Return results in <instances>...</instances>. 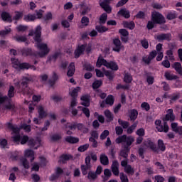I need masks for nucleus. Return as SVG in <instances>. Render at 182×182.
<instances>
[{
  "mask_svg": "<svg viewBox=\"0 0 182 182\" xmlns=\"http://www.w3.org/2000/svg\"><path fill=\"white\" fill-rule=\"evenodd\" d=\"M101 85H102V80H95L92 84L93 89H99Z\"/></svg>",
  "mask_w": 182,
  "mask_h": 182,
  "instance_id": "nucleus-53",
  "label": "nucleus"
},
{
  "mask_svg": "<svg viewBox=\"0 0 182 182\" xmlns=\"http://www.w3.org/2000/svg\"><path fill=\"white\" fill-rule=\"evenodd\" d=\"M11 62L13 68H14V69H16L17 70H19L21 69H29L30 68V65L28 63H19V60H18V59L11 58Z\"/></svg>",
  "mask_w": 182,
  "mask_h": 182,
  "instance_id": "nucleus-7",
  "label": "nucleus"
},
{
  "mask_svg": "<svg viewBox=\"0 0 182 182\" xmlns=\"http://www.w3.org/2000/svg\"><path fill=\"white\" fill-rule=\"evenodd\" d=\"M123 26L124 28H128V29H134V23L124 21Z\"/></svg>",
  "mask_w": 182,
  "mask_h": 182,
  "instance_id": "nucleus-41",
  "label": "nucleus"
},
{
  "mask_svg": "<svg viewBox=\"0 0 182 182\" xmlns=\"http://www.w3.org/2000/svg\"><path fill=\"white\" fill-rule=\"evenodd\" d=\"M171 127L173 130V132H175V133L177 132V130H178V128L180 127V126H178V124H177V122H172L171 124Z\"/></svg>",
  "mask_w": 182,
  "mask_h": 182,
  "instance_id": "nucleus-58",
  "label": "nucleus"
},
{
  "mask_svg": "<svg viewBox=\"0 0 182 182\" xmlns=\"http://www.w3.org/2000/svg\"><path fill=\"white\" fill-rule=\"evenodd\" d=\"M72 159V156L69 154L68 155H63L60 157L59 163L63 164L68 161V160H70Z\"/></svg>",
  "mask_w": 182,
  "mask_h": 182,
  "instance_id": "nucleus-37",
  "label": "nucleus"
},
{
  "mask_svg": "<svg viewBox=\"0 0 182 182\" xmlns=\"http://www.w3.org/2000/svg\"><path fill=\"white\" fill-rule=\"evenodd\" d=\"M121 166L124 167V171L127 174H131L132 176L134 174V169L132 168V166L127 165V161H122L121 162Z\"/></svg>",
  "mask_w": 182,
  "mask_h": 182,
  "instance_id": "nucleus-13",
  "label": "nucleus"
},
{
  "mask_svg": "<svg viewBox=\"0 0 182 182\" xmlns=\"http://www.w3.org/2000/svg\"><path fill=\"white\" fill-rule=\"evenodd\" d=\"M172 68L175 69L176 71L178 72L180 75H182V67L181 64L178 62L174 63V64L172 65Z\"/></svg>",
  "mask_w": 182,
  "mask_h": 182,
  "instance_id": "nucleus-34",
  "label": "nucleus"
},
{
  "mask_svg": "<svg viewBox=\"0 0 182 182\" xmlns=\"http://www.w3.org/2000/svg\"><path fill=\"white\" fill-rule=\"evenodd\" d=\"M100 159L103 166H107L109 164V158L105 154L100 155Z\"/></svg>",
  "mask_w": 182,
  "mask_h": 182,
  "instance_id": "nucleus-33",
  "label": "nucleus"
},
{
  "mask_svg": "<svg viewBox=\"0 0 182 182\" xmlns=\"http://www.w3.org/2000/svg\"><path fill=\"white\" fill-rule=\"evenodd\" d=\"M73 75H75V63H71L70 64V65L68 66V70L67 75L70 77Z\"/></svg>",
  "mask_w": 182,
  "mask_h": 182,
  "instance_id": "nucleus-29",
  "label": "nucleus"
},
{
  "mask_svg": "<svg viewBox=\"0 0 182 182\" xmlns=\"http://www.w3.org/2000/svg\"><path fill=\"white\" fill-rule=\"evenodd\" d=\"M87 178L90 181H93L96 180V178H97V175L96 174V173L90 171L88 173Z\"/></svg>",
  "mask_w": 182,
  "mask_h": 182,
  "instance_id": "nucleus-38",
  "label": "nucleus"
},
{
  "mask_svg": "<svg viewBox=\"0 0 182 182\" xmlns=\"http://www.w3.org/2000/svg\"><path fill=\"white\" fill-rule=\"evenodd\" d=\"M8 96L9 97H14V96H15V88L14 86H10L8 91Z\"/></svg>",
  "mask_w": 182,
  "mask_h": 182,
  "instance_id": "nucleus-51",
  "label": "nucleus"
},
{
  "mask_svg": "<svg viewBox=\"0 0 182 182\" xmlns=\"http://www.w3.org/2000/svg\"><path fill=\"white\" fill-rule=\"evenodd\" d=\"M24 156L30 159L31 161L35 160V152L31 149H26L24 151Z\"/></svg>",
  "mask_w": 182,
  "mask_h": 182,
  "instance_id": "nucleus-21",
  "label": "nucleus"
},
{
  "mask_svg": "<svg viewBox=\"0 0 182 182\" xmlns=\"http://www.w3.org/2000/svg\"><path fill=\"white\" fill-rule=\"evenodd\" d=\"M1 18L5 22H12V16L9 14V13L4 11L1 13Z\"/></svg>",
  "mask_w": 182,
  "mask_h": 182,
  "instance_id": "nucleus-27",
  "label": "nucleus"
},
{
  "mask_svg": "<svg viewBox=\"0 0 182 182\" xmlns=\"http://www.w3.org/2000/svg\"><path fill=\"white\" fill-rule=\"evenodd\" d=\"M38 119H43V117H46L48 116V113L43 109V107L39 106L38 107Z\"/></svg>",
  "mask_w": 182,
  "mask_h": 182,
  "instance_id": "nucleus-26",
  "label": "nucleus"
},
{
  "mask_svg": "<svg viewBox=\"0 0 182 182\" xmlns=\"http://www.w3.org/2000/svg\"><path fill=\"white\" fill-rule=\"evenodd\" d=\"M41 31H42V28L41 26H38L36 28L35 32L33 33V31H30L28 35L29 36H33L34 35L35 46H36L39 50L38 55L40 58H43L50 52V48L48 47L47 43H42V39H41Z\"/></svg>",
  "mask_w": 182,
  "mask_h": 182,
  "instance_id": "nucleus-2",
  "label": "nucleus"
},
{
  "mask_svg": "<svg viewBox=\"0 0 182 182\" xmlns=\"http://www.w3.org/2000/svg\"><path fill=\"white\" fill-rule=\"evenodd\" d=\"M95 72L97 77H103L105 75L109 80H113V77H114V74L112 72L107 71L105 68H102V72L99 69H96Z\"/></svg>",
  "mask_w": 182,
  "mask_h": 182,
  "instance_id": "nucleus-6",
  "label": "nucleus"
},
{
  "mask_svg": "<svg viewBox=\"0 0 182 182\" xmlns=\"http://www.w3.org/2000/svg\"><path fill=\"white\" fill-rule=\"evenodd\" d=\"M158 147L161 151H164L166 150V145H164V142H163V140H158Z\"/></svg>",
  "mask_w": 182,
  "mask_h": 182,
  "instance_id": "nucleus-46",
  "label": "nucleus"
},
{
  "mask_svg": "<svg viewBox=\"0 0 182 182\" xmlns=\"http://www.w3.org/2000/svg\"><path fill=\"white\" fill-rule=\"evenodd\" d=\"M78 109H80L82 112L85 114L86 117H90V110L88 108H83L82 107H78Z\"/></svg>",
  "mask_w": 182,
  "mask_h": 182,
  "instance_id": "nucleus-49",
  "label": "nucleus"
},
{
  "mask_svg": "<svg viewBox=\"0 0 182 182\" xmlns=\"http://www.w3.org/2000/svg\"><path fill=\"white\" fill-rule=\"evenodd\" d=\"M88 149H89V144H85L84 145L80 146L78 148V151H81V152L86 151V150H87Z\"/></svg>",
  "mask_w": 182,
  "mask_h": 182,
  "instance_id": "nucleus-57",
  "label": "nucleus"
},
{
  "mask_svg": "<svg viewBox=\"0 0 182 182\" xmlns=\"http://www.w3.org/2000/svg\"><path fill=\"white\" fill-rule=\"evenodd\" d=\"M118 123L120 126H122L123 129H127L129 127V122H124V121L119 119Z\"/></svg>",
  "mask_w": 182,
  "mask_h": 182,
  "instance_id": "nucleus-50",
  "label": "nucleus"
},
{
  "mask_svg": "<svg viewBox=\"0 0 182 182\" xmlns=\"http://www.w3.org/2000/svg\"><path fill=\"white\" fill-rule=\"evenodd\" d=\"M20 163L22 164V166L24 167V168H29V162H28V160L26 159V158H22L20 160Z\"/></svg>",
  "mask_w": 182,
  "mask_h": 182,
  "instance_id": "nucleus-45",
  "label": "nucleus"
},
{
  "mask_svg": "<svg viewBox=\"0 0 182 182\" xmlns=\"http://www.w3.org/2000/svg\"><path fill=\"white\" fill-rule=\"evenodd\" d=\"M176 119V116L173 114V109H169L166 111V114L165 117L163 118L164 122H167L170 120V122H173Z\"/></svg>",
  "mask_w": 182,
  "mask_h": 182,
  "instance_id": "nucleus-15",
  "label": "nucleus"
},
{
  "mask_svg": "<svg viewBox=\"0 0 182 182\" xmlns=\"http://www.w3.org/2000/svg\"><path fill=\"white\" fill-rule=\"evenodd\" d=\"M106 21H107V14L105 13L102 15H101L100 18V23H106Z\"/></svg>",
  "mask_w": 182,
  "mask_h": 182,
  "instance_id": "nucleus-54",
  "label": "nucleus"
},
{
  "mask_svg": "<svg viewBox=\"0 0 182 182\" xmlns=\"http://www.w3.org/2000/svg\"><path fill=\"white\" fill-rule=\"evenodd\" d=\"M85 50H86L87 53H89L90 50H92V45L89 44L87 46L84 44L78 46L75 51V58H79V56H80V55H82Z\"/></svg>",
  "mask_w": 182,
  "mask_h": 182,
  "instance_id": "nucleus-5",
  "label": "nucleus"
},
{
  "mask_svg": "<svg viewBox=\"0 0 182 182\" xmlns=\"http://www.w3.org/2000/svg\"><path fill=\"white\" fill-rule=\"evenodd\" d=\"M118 15H120L121 16H124V18H130V12L129 10L126 9H122L119 11H118Z\"/></svg>",
  "mask_w": 182,
  "mask_h": 182,
  "instance_id": "nucleus-30",
  "label": "nucleus"
},
{
  "mask_svg": "<svg viewBox=\"0 0 182 182\" xmlns=\"http://www.w3.org/2000/svg\"><path fill=\"white\" fill-rule=\"evenodd\" d=\"M109 136V131L105 130L100 135L101 140H105Z\"/></svg>",
  "mask_w": 182,
  "mask_h": 182,
  "instance_id": "nucleus-64",
  "label": "nucleus"
},
{
  "mask_svg": "<svg viewBox=\"0 0 182 182\" xmlns=\"http://www.w3.org/2000/svg\"><path fill=\"white\" fill-rule=\"evenodd\" d=\"M62 173H63V170L60 168H57L55 170V174H53L50 177V181H54V180H56V178H58V177H59V176H60V174H62Z\"/></svg>",
  "mask_w": 182,
  "mask_h": 182,
  "instance_id": "nucleus-25",
  "label": "nucleus"
},
{
  "mask_svg": "<svg viewBox=\"0 0 182 182\" xmlns=\"http://www.w3.org/2000/svg\"><path fill=\"white\" fill-rule=\"evenodd\" d=\"M134 142V138L132 136H127L126 135H122L116 139V143L120 144H127V146H132Z\"/></svg>",
  "mask_w": 182,
  "mask_h": 182,
  "instance_id": "nucleus-4",
  "label": "nucleus"
},
{
  "mask_svg": "<svg viewBox=\"0 0 182 182\" xmlns=\"http://www.w3.org/2000/svg\"><path fill=\"white\" fill-rule=\"evenodd\" d=\"M133 80V77L129 73H126L124 77V81L125 83H132Z\"/></svg>",
  "mask_w": 182,
  "mask_h": 182,
  "instance_id": "nucleus-40",
  "label": "nucleus"
},
{
  "mask_svg": "<svg viewBox=\"0 0 182 182\" xmlns=\"http://www.w3.org/2000/svg\"><path fill=\"white\" fill-rule=\"evenodd\" d=\"M136 134H137V136H139V137H143V136H144V134H145L144 129H143V128L139 129L136 132Z\"/></svg>",
  "mask_w": 182,
  "mask_h": 182,
  "instance_id": "nucleus-62",
  "label": "nucleus"
},
{
  "mask_svg": "<svg viewBox=\"0 0 182 182\" xmlns=\"http://www.w3.org/2000/svg\"><path fill=\"white\" fill-rule=\"evenodd\" d=\"M112 50L114 52H120V50H124V46L122 45L120 39L115 38L113 40Z\"/></svg>",
  "mask_w": 182,
  "mask_h": 182,
  "instance_id": "nucleus-10",
  "label": "nucleus"
},
{
  "mask_svg": "<svg viewBox=\"0 0 182 182\" xmlns=\"http://www.w3.org/2000/svg\"><path fill=\"white\" fill-rule=\"evenodd\" d=\"M85 164H86L85 166V165L81 166L82 173V174H84V176H86V174H87V171L90 168V167H92V166L90 165V156L86 157Z\"/></svg>",
  "mask_w": 182,
  "mask_h": 182,
  "instance_id": "nucleus-14",
  "label": "nucleus"
},
{
  "mask_svg": "<svg viewBox=\"0 0 182 182\" xmlns=\"http://www.w3.org/2000/svg\"><path fill=\"white\" fill-rule=\"evenodd\" d=\"M95 29L99 32L100 33H103V32H107L108 30L107 28L103 26H97L95 27Z\"/></svg>",
  "mask_w": 182,
  "mask_h": 182,
  "instance_id": "nucleus-48",
  "label": "nucleus"
},
{
  "mask_svg": "<svg viewBox=\"0 0 182 182\" xmlns=\"http://www.w3.org/2000/svg\"><path fill=\"white\" fill-rule=\"evenodd\" d=\"M23 20L26 22H33V21H36V16L33 14H26L24 16Z\"/></svg>",
  "mask_w": 182,
  "mask_h": 182,
  "instance_id": "nucleus-31",
  "label": "nucleus"
},
{
  "mask_svg": "<svg viewBox=\"0 0 182 182\" xmlns=\"http://www.w3.org/2000/svg\"><path fill=\"white\" fill-rule=\"evenodd\" d=\"M81 105L88 107L90 106V96L89 95H85L81 97Z\"/></svg>",
  "mask_w": 182,
  "mask_h": 182,
  "instance_id": "nucleus-19",
  "label": "nucleus"
},
{
  "mask_svg": "<svg viewBox=\"0 0 182 182\" xmlns=\"http://www.w3.org/2000/svg\"><path fill=\"white\" fill-rule=\"evenodd\" d=\"M97 68H100L102 65L105 66L107 69H111V70H118L119 66L115 62H107L103 58L100 57L97 61Z\"/></svg>",
  "mask_w": 182,
  "mask_h": 182,
  "instance_id": "nucleus-3",
  "label": "nucleus"
},
{
  "mask_svg": "<svg viewBox=\"0 0 182 182\" xmlns=\"http://www.w3.org/2000/svg\"><path fill=\"white\" fill-rule=\"evenodd\" d=\"M141 107L143 109V110H146V112H149V110H150V105H149L147 102H143L141 105Z\"/></svg>",
  "mask_w": 182,
  "mask_h": 182,
  "instance_id": "nucleus-55",
  "label": "nucleus"
},
{
  "mask_svg": "<svg viewBox=\"0 0 182 182\" xmlns=\"http://www.w3.org/2000/svg\"><path fill=\"white\" fill-rule=\"evenodd\" d=\"M7 127L11 130V137L15 143H19L20 141L21 144H25L27 142L30 147H33L36 149H38V147H41V139L38 138L33 139L32 138L29 139L28 136H21V134H19L21 129L11 123L7 124Z\"/></svg>",
  "mask_w": 182,
  "mask_h": 182,
  "instance_id": "nucleus-1",
  "label": "nucleus"
},
{
  "mask_svg": "<svg viewBox=\"0 0 182 182\" xmlns=\"http://www.w3.org/2000/svg\"><path fill=\"white\" fill-rule=\"evenodd\" d=\"M110 1L112 0H104L102 2L100 3V6H102L105 12H107L108 14L112 12V8L109 6V2H110Z\"/></svg>",
  "mask_w": 182,
  "mask_h": 182,
  "instance_id": "nucleus-17",
  "label": "nucleus"
},
{
  "mask_svg": "<svg viewBox=\"0 0 182 182\" xmlns=\"http://www.w3.org/2000/svg\"><path fill=\"white\" fill-rule=\"evenodd\" d=\"M14 39L17 41V42H26V36H16L14 38Z\"/></svg>",
  "mask_w": 182,
  "mask_h": 182,
  "instance_id": "nucleus-63",
  "label": "nucleus"
},
{
  "mask_svg": "<svg viewBox=\"0 0 182 182\" xmlns=\"http://www.w3.org/2000/svg\"><path fill=\"white\" fill-rule=\"evenodd\" d=\"M155 38L156 39H158L159 42H161V41H170V39H171V36L170 34H159Z\"/></svg>",
  "mask_w": 182,
  "mask_h": 182,
  "instance_id": "nucleus-23",
  "label": "nucleus"
},
{
  "mask_svg": "<svg viewBox=\"0 0 182 182\" xmlns=\"http://www.w3.org/2000/svg\"><path fill=\"white\" fill-rule=\"evenodd\" d=\"M7 105H5L4 109H7L9 110H14L15 108V105L11 104V102L7 97H4L2 94L0 93V104L1 103H6Z\"/></svg>",
  "mask_w": 182,
  "mask_h": 182,
  "instance_id": "nucleus-9",
  "label": "nucleus"
},
{
  "mask_svg": "<svg viewBox=\"0 0 182 182\" xmlns=\"http://www.w3.org/2000/svg\"><path fill=\"white\" fill-rule=\"evenodd\" d=\"M81 90H82V89L80 88V87H77L75 88H71L69 92L70 96L71 97H73V99H75V97H77V93L79 92H80Z\"/></svg>",
  "mask_w": 182,
  "mask_h": 182,
  "instance_id": "nucleus-22",
  "label": "nucleus"
},
{
  "mask_svg": "<svg viewBox=\"0 0 182 182\" xmlns=\"http://www.w3.org/2000/svg\"><path fill=\"white\" fill-rule=\"evenodd\" d=\"M155 126L158 132H164V133H167V132H168V125H167V122H166L161 123V121L156 120Z\"/></svg>",
  "mask_w": 182,
  "mask_h": 182,
  "instance_id": "nucleus-8",
  "label": "nucleus"
},
{
  "mask_svg": "<svg viewBox=\"0 0 182 182\" xmlns=\"http://www.w3.org/2000/svg\"><path fill=\"white\" fill-rule=\"evenodd\" d=\"M112 171L114 176H119V162L117 161L112 162Z\"/></svg>",
  "mask_w": 182,
  "mask_h": 182,
  "instance_id": "nucleus-24",
  "label": "nucleus"
},
{
  "mask_svg": "<svg viewBox=\"0 0 182 182\" xmlns=\"http://www.w3.org/2000/svg\"><path fill=\"white\" fill-rule=\"evenodd\" d=\"M89 25V18L86 16H83L81 18V26L80 28H83L84 26H87Z\"/></svg>",
  "mask_w": 182,
  "mask_h": 182,
  "instance_id": "nucleus-39",
  "label": "nucleus"
},
{
  "mask_svg": "<svg viewBox=\"0 0 182 182\" xmlns=\"http://www.w3.org/2000/svg\"><path fill=\"white\" fill-rule=\"evenodd\" d=\"M166 79L167 80H176L177 79V75H174L170 71H166L164 75Z\"/></svg>",
  "mask_w": 182,
  "mask_h": 182,
  "instance_id": "nucleus-32",
  "label": "nucleus"
},
{
  "mask_svg": "<svg viewBox=\"0 0 182 182\" xmlns=\"http://www.w3.org/2000/svg\"><path fill=\"white\" fill-rule=\"evenodd\" d=\"M119 177L122 182H129V178H127V176H126L124 173H121L119 174Z\"/></svg>",
  "mask_w": 182,
  "mask_h": 182,
  "instance_id": "nucleus-61",
  "label": "nucleus"
},
{
  "mask_svg": "<svg viewBox=\"0 0 182 182\" xmlns=\"http://www.w3.org/2000/svg\"><path fill=\"white\" fill-rule=\"evenodd\" d=\"M177 16L176 11H170L167 14V19L171 20L174 19Z\"/></svg>",
  "mask_w": 182,
  "mask_h": 182,
  "instance_id": "nucleus-52",
  "label": "nucleus"
},
{
  "mask_svg": "<svg viewBox=\"0 0 182 182\" xmlns=\"http://www.w3.org/2000/svg\"><path fill=\"white\" fill-rule=\"evenodd\" d=\"M156 56H157V52H156V50H153L149 55L143 57L142 60L146 65H150V63L156 58Z\"/></svg>",
  "mask_w": 182,
  "mask_h": 182,
  "instance_id": "nucleus-12",
  "label": "nucleus"
},
{
  "mask_svg": "<svg viewBox=\"0 0 182 182\" xmlns=\"http://www.w3.org/2000/svg\"><path fill=\"white\" fill-rule=\"evenodd\" d=\"M152 21L154 23H164V17L160 13L152 12Z\"/></svg>",
  "mask_w": 182,
  "mask_h": 182,
  "instance_id": "nucleus-11",
  "label": "nucleus"
},
{
  "mask_svg": "<svg viewBox=\"0 0 182 182\" xmlns=\"http://www.w3.org/2000/svg\"><path fill=\"white\" fill-rule=\"evenodd\" d=\"M65 141H68V143L75 144L79 141V138L69 136L65 138Z\"/></svg>",
  "mask_w": 182,
  "mask_h": 182,
  "instance_id": "nucleus-36",
  "label": "nucleus"
},
{
  "mask_svg": "<svg viewBox=\"0 0 182 182\" xmlns=\"http://www.w3.org/2000/svg\"><path fill=\"white\" fill-rule=\"evenodd\" d=\"M105 103L107 105H109V106L113 105L114 103V97H112V95H109L105 100Z\"/></svg>",
  "mask_w": 182,
  "mask_h": 182,
  "instance_id": "nucleus-42",
  "label": "nucleus"
},
{
  "mask_svg": "<svg viewBox=\"0 0 182 182\" xmlns=\"http://www.w3.org/2000/svg\"><path fill=\"white\" fill-rule=\"evenodd\" d=\"M166 55V58H168L169 60H174V56L173 55V51L171 50H167Z\"/></svg>",
  "mask_w": 182,
  "mask_h": 182,
  "instance_id": "nucleus-60",
  "label": "nucleus"
},
{
  "mask_svg": "<svg viewBox=\"0 0 182 182\" xmlns=\"http://www.w3.org/2000/svg\"><path fill=\"white\" fill-rule=\"evenodd\" d=\"M67 129H70V130H76L77 129L78 130H82L83 129V124H77V123H68L66 125Z\"/></svg>",
  "mask_w": 182,
  "mask_h": 182,
  "instance_id": "nucleus-16",
  "label": "nucleus"
},
{
  "mask_svg": "<svg viewBox=\"0 0 182 182\" xmlns=\"http://www.w3.org/2000/svg\"><path fill=\"white\" fill-rule=\"evenodd\" d=\"M141 43L142 48H144V49L149 48V41L146 38H144L143 40H141Z\"/></svg>",
  "mask_w": 182,
  "mask_h": 182,
  "instance_id": "nucleus-59",
  "label": "nucleus"
},
{
  "mask_svg": "<svg viewBox=\"0 0 182 182\" xmlns=\"http://www.w3.org/2000/svg\"><path fill=\"white\" fill-rule=\"evenodd\" d=\"M137 124L138 122H135L134 123L131 127H129L127 129V133L128 134H132V133H133V132H134V130L136 129V128L137 127Z\"/></svg>",
  "mask_w": 182,
  "mask_h": 182,
  "instance_id": "nucleus-44",
  "label": "nucleus"
},
{
  "mask_svg": "<svg viewBox=\"0 0 182 182\" xmlns=\"http://www.w3.org/2000/svg\"><path fill=\"white\" fill-rule=\"evenodd\" d=\"M143 147L144 149H151V150L156 151V144L150 139H147L144 142Z\"/></svg>",
  "mask_w": 182,
  "mask_h": 182,
  "instance_id": "nucleus-18",
  "label": "nucleus"
},
{
  "mask_svg": "<svg viewBox=\"0 0 182 182\" xmlns=\"http://www.w3.org/2000/svg\"><path fill=\"white\" fill-rule=\"evenodd\" d=\"M43 10L39 9L36 11V19H41V18L43 16Z\"/></svg>",
  "mask_w": 182,
  "mask_h": 182,
  "instance_id": "nucleus-47",
  "label": "nucleus"
},
{
  "mask_svg": "<svg viewBox=\"0 0 182 182\" xmlns=\"http://www.w3.org/2000/svg\"><path fill=\"white\" fill-rule=\"evenodd\" d=\"M104 181H106L107 180H109V178L112 176V171H110V169H105L104 171Z\"/></svg>",
  "mask_w": 182,
  "mask_h": 182,
  "instance_id": "nucleus-43",
  "label": "nucleus"
},
{
  "mask_svg": "<svg viewBox=\"0 0 182 182\" xmlns=\"http://www.w3.org/2000/svg\"><path fill=\"white\" fill-rule=\"evenodd\" d=\"M104 114L107 119V122H112L113 119H114V116L113 115L112 112H110L109 109H106L104 112Z\"/></svg>",
  "mask_w": 182,
  "mask_h": 182,
  "instance_id": "nucleus-28",
  "label": "nucleus"
},
{
  "mask_svg": "<svg viewBox=\"0 0 182 182\" xmlns=\"http://www.w3.org/2000/svg\"><path fill=\"white\" fill-rule=\"evenodd\" d=\"M139 115V112L136 109H132L129 112V117L131 120H136L137 119V116Z\"/></svg>",
  "mask_w": 182,
  "mask_h": 182,
  "instance_id": "nucleus-35",
  "label": "nucleus"
},
{
  "mask_svg": "<svg viewBox=\"0 0 182 182\" xmlns=\"http://www.w3.org/2000/svg\"><path fill=\"white\" fill-rule=\"evenodd\" d=\"M77 106V101L76 100V98H73L70 104V109H72V114L73 116H76L77 114V109H73V107H76Z\"/></svg>",
  "mask_w": 182,
  "mask_h": 182,
  "instance_id": "nucleus-20",
  "label": "nucleus"
},
{
  "mask_svg": "<svg viewBox=\"0 0 182 182\" xmlns=\"http://www.w3.org/2000/svg\"><path fill=\"white\" fill-rule=\"evenodd\" d=\"M11 32V28L6 27L4 31H0V36H5V35H8Z\"/></svg>",
  "mask_w": 182,
  "mask_h": 182,
  "instance_id": "nucleus-56",
  "label": "nucleus"
}]
</instances>
